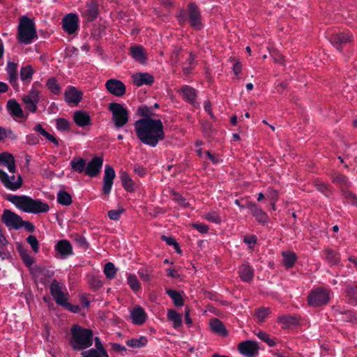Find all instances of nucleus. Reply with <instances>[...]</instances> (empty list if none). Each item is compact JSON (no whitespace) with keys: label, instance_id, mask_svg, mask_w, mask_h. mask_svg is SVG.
<instances>
[{"label":"nucleus","instance_id":"obj_1","mask_svg":"<svg viewBox=\"0 0 357 357\" xmlns=\"http://www.w3.org/2000/svg\"><path fill=\"white\" fill-rule=\"evenodd\" d=\"M134 126L137 138L150 147H155L165 138L163 123L159 119L144 117L136 121Z\"/></svg>","mask_w":357,"mask_h":357},{"label":"nucleus","instance_id":"obj_2","mask_svg":"<svg viewBox=\"0 0 357 357\" xmlns=\"http://www.w3.org/2000/svg\"><path fill=\"white\" fill-rule=\"evenodd\" d=\"M8 199L17 208L25 213L37 214L46 213L50 210V206L47 203L40 199H33L28 196L10 195Z\"/></svg>","mask_w":357,"mask_h":357},{"label":"nucleus","instance_id":"obj_3","mask_svg":"<svg viewBox=\"0 0 357 357\" xmlns=\"http://www.w3.org/2000/svg\"><path fill=\"white\" fill-rule=\"evenodd\" d=\"M72 337L70 344L75 350H82L93 344V333L90 329L83 328L79 325H73L70 329Z\"/></svg>","mask_w":357,"mask_h":357},{"label":"nucleus","instance_id":"obj_4","mask_svg":"<svg viewBox=\"0 0 357 357\" xmlns=\"http://www.w3.org/2000/svg\"><path fill=\"white\" fill-rule=\"evenodd\" d=\"M38 38L34 22L23 16L18 25L17 40L20 43L29 45Z\"/></svg>","mask_w":357,"mask_h":357},{"label":"nucleus","instance_id":"obj_5","mask_svg":"<svg viewBox=\"0 0 357 357\" xmlns=\"http://www.w3.org/2000/svg\"><path fill=\"white\" fill-rule=\"evenodd\" d=\"M42 87L43 84L40 82H34L28 93L22 98L25 108L31 113H35L37 111V106L40 100Z\"/></svg>","mask_w":357,"mask_h":357},{"label":"nucleus","instance_id":"obj_6","mask_svg":"<svg viewBox=\"0 0 357 357\" xmlns=\"http://www.w3.org/2000/svg\"><path fill=\"white\" fill-rule=\"evenodd\" d=\"M109 110L112 112V120L115 128H120L127 124L129 112L123 105L112 102L109 105Z\"/></svg>","mask_w":357,"mask_h":357},{"label":"nucleus","instance_id":"obj_7","mask_svg":"<svg viewBox=\"0 0 357 357\" xmlns=\"http://www.w3.org/2000/svg\"><path fill=\"white\" fill-rule=\"evenodd\" d=\"M329 300L330 291L322 287L312 289L307 296L308 305L314 307L325 305Z\"/></svg>","mask_w":357,"mask_h":357},{"label":"nucleus","instance_id":"obj_8","mask_svg":"<svg viewBox=\"0 0 357 357\" xmlns=\"http://www.w3.org/2000/svg\"><path fill=\"white\" fill-rule=\"evenodd\" d=\"M326 36L333 46L340 50L342 45L350 43L353 36L349 32L340 31L339 30H328Z\"/></svg>","mask_w":357,"mask_h":357},{"label":"nucleus","instance_id":"obj_9","mask_svg":"<svg viewBox=\"0 0 357 357\" xmlns=\"http://www.w3.org/2000/svg\"><path fill=\"white\" fill-rule=\"evenodd\" d=\"M1 220L9 229L17 230L22 227V218L10 210L5 209L3 211Z\"/></svg>","mask_w":357,"mask_h":357},{"label":"nucleus","instance_id":"obj_10","mask_svg":"<svg viewBox=\"0 0 357 357\" xmlns=\"http://www.w3.org/2000/svg\"><path fill=\"white\" fill-rule=\"evenodd\" d=\"M0 181L5 188L13 191L18 190L22 185V178L20 175L9 176L2 169H0Z\"/></svg>","mask_w":357,"mask_h":357},{"label":"nucleus","instance_id":"obj_11","mask_svg":"<svg viewBox=\"0 0 357 357\" xmlns=\"http://www.w3.org/2000/svg\"><path fill=\"white\" fill-rule=\"evenodd\" d=\"M188 17L190 26L196 29H202L203 25L200 11L195 3H190L188 5Z\"/></svg>","mask_w":357,"mask_h":357},{"label":"nucleus","instance_id":"obj_12","mask_svg":"<svg viewBox=\"0 0 357 357\" xmlns=\"http://www.w3.org/2000/svg\"><path fill=\"white\" fill-rule=\"evenodd\" d=\"M63 29L68 34L75 33L79 29V18L75 13H69L62 20Z\"/></svg>","mask_w":357,"mask_h":357},{"label":"nucleus","instance_id":"obj_13","mask_svg":"<svg viewBox=\"0 0 357 357\" xmlns=\"http://www.w3.org/2000/svg\"><path fill=\"white\" fill-rule=\"evenodd\" d=\"M50 289L51 294L56 304L60 305L63 304L65 300L68 299V292H65L63 290V287L61 285L57 280H54L52 281Z\"/></svg>","mask_w":357,"mask_h":357},{"label":"nucleus","instance_id":"obj_14","mask_svg":"<svg viewBox=\"0 0 357 357\" xmlns=\"http://www.w3.org/2000/svg\"><path fill=\"white\" fill-rule=\"evenodd\" d=\"M106 89L112 95L121 97L126 93V86L120 80L116 79H110L105 83Z\"/></svg>","mask_w":357,"mask_h":357},{"label":"nucleus","instance_id":"obj_15","mask_svg":"<svg viewBox=\"0 0 357 357\" xmlns=\"http://www.w3.org/2000/svg\"><path fill=\"white\" fill-rule=\"evenodd\" d=\"M115 176L116 174L114 168L109 165H105L102 185V192L104 194L109 195L110 193Z\"/></svg>","mask_w":357,"mask_h":357},{"label":"nucleus","instance_id":"obj_16","mask_svg":"<svg viewBox=\"0 0 357 357\" xmlns=\"http://www.w3.org/2000/svg\"><path fill=\"white\" fill-rule=\"evenodd\" d=\"M239 352L246 357H254L258 354V344L253 341L246 340L238 344Z\"/></svg>","mask_w":357,"mask_h":357},{"label":"nucleus","instance_id":"obj_17","mask_svg":"<svg viewBox=\"0 0 357 357\" xmlns=\"http://www.w3.org/2000/svg\"><path fill=\"white\" fill-rule=\"evenodd\" d=\"M83 96L82 91L75 86H68L64 93V98L69 105H77Z\"/></svg>","mask_w":357,"mask_h":357},{"label":"nucleus","instance_id":"obj_18","mask_svg":"<svg viewBox=\"0 0 357 357\" xmlns=\"http://www.w3.org/2000/svg\"><path fill=\"white\" fill-rule=\"evenodd\" d=\"M102 164V158L99 156L93 158L86 166L85 174L90 177H96L100 173Z\"/></svg>","mask_w":357,"mask_h":357},{"label":"nucleus","instance_id":"obj_19","mask_svg":"<svg viewBox=\"0 0 357 357\" xmlns=\"http://www.w3.org/2000/svg\"><path fill=\"white\" fill-rule=\"evenodd\" d=\"M7 109L9 114L14 119H20L26 120L28 114H26L23 111L21 105L15 99H10L7 102Z\"/></svg>","mask_w":357,"mask_h":357},{"label":"nucleus","instance_id":"obj_20","mask_svg":"<svg viewBox=\"0 0 357 357\" xmlns=\"http://www.w3.org/2000/svg\"><path fill=\"white\" fill-rule=\"evenodd\" d=\"M130 316L132 324L138 326L144 324L147 319V314L139 305L135 306L130 310Z\"/></svg>","mask_w":357,"mask_h":357},{"label":"nucleus","instance_id":"obj_21","mask_svg":"<svg viewBox=\"0 0 357 357\" xmlns=\"http://www.w3.org/2000/svg\"><path fill=\"white\" fill-rule=\"evenodd\" d=\"M246 206L250 209L252 215L255 218L256 220L261 223H266L268 220V216L262 208L252 202H247Z\"/></svg>","mask_w":357,"mask_h":357},{"label":"nucleus","instance_id":"obj_22","mask_svg":"<svg viewBox=\"0 0 357 357\" xmlns=\"http://www.w3.org/2000/svg\"><path fill=\"white\" fill-rule=\"evenodd\" d=\"M6 72L8 77L10 84L12 85L15 90H18V73H17V64L15 62L8 61L6 66Z\"/></svg>","mask_w":357,"mask_h":357},{"label":"nucleus","instance_id":"obj_23","mask_svg":"<svg viewBox=\"0 0 357 357\" xmlns=\"http://www.w3.org/2000/svg\"><path fill=\"white\" fill-rule=\"evenodd\" d=\"M73 120L77 126L84 128L92 124L89 114L84 110L75 111L73 114Z\"/></svg>","mask_w":357,"mask_h":357},{"label":"nucleus","instance_id":"obj_24","mask_svg":"<svg viewBox=\"0 0 357 357\" xmlns=\"http://www.w3.org/2000/svg\"><path fill=\"white\" fill-rule=\"evenodd\" d=\"M132 79L135 86H141L153 84L154 77L148 73H138L132 75Z\"/></svg>","mask_w":357,"mask_h":357},{"label":"nucleus","instance_id":"obj_25","mask_svg":"<svg viewBox=\"0 0 357 357\" xmlns=\"http://www.w3.org/2000/svg\"><path fill=\"white\" fill-rule=\"evenodd\" d=\"M55 250L58 252L62 258H66L73 254V247L67 240H60L55 245Z\"/></svg>","mask_w":357,"mask_h":357},{"label":"nucleus","instance_id":"obj_26","mask_svg":"<svg viewBox=\"0 0 357 357\" xmlns=\"http://www.w3.org/2000/svg\"><path fill=\"white\" fill-rule=\"evenodd\" d=\"M0 164L6 167L10 173H15L16 170L15 161L11 153L8 152L0 153Z\"/></svg>","mask_w":357,"mask_h":357},{"label":"nucleus","instance_id":"obj_27","mask_svg":"<svg viewBox=\"0 0 357 357\" xmlns=\"http://www.w3.org/2000/svg\"><path fill=\"white\" fill-rule=\"evenodd\" d=\"M130 53L135 61L142 64L146 63L147 57L144 48L141 45L132 46L130 49Z\"/></svg>","mask_w":357,"mask_h":357},{"label":"nucleus","instance_id":"obj_28","mask_svg":"<svg viewBox=\"0 0 357 357\" xmlns=\"http://www.w3.org/2000/svg\"><path fill=\"white\" fill-rule=\"evenodd\" d=\"M35 70L31 65H25L20 68V79L25 85H28L32 80Z\"/></svg>","mask_w":357,"mask_h":357},{"label":"nucleus","instance_id":"obj_29","mask_svg":"<svg viewBox=\"0 0 357 357\" xmlns=\"http://www.w3.org/2000/svg\"><path fill=\"white\" fill-rule=\"evenodd\" d=\"M86 9L82 13L83 16L89 22L93 21L98 16V6L93 1H89L86 5Z\"/></svg>","mask_w":357,"mask_h":357},{"label":"nucleus","instance_id":"obj_30","mask_svg":"<svg viewBox=\"0 0 357 357\" xmlns=\"http://www.w3.org/2000/svg\"><path fill=\"white\" fill-rule=\"evenodd\" d=\"M238 274L241 280L243 282H250L254 276V271L250 266L243 264L238 268Z\"/></svg>","mask_w":357,"mask_h":357},{"label":"nucleus","instance_id":"obj_31","mask_svg":"<svg viewBox=\"0 0 357 357\" xmlns=\"http://www.w3.org/2000/svg\"><path fill=\"white\" fill-rule=\"evenodd\" d=\"M282 264L287 268H290L294 266L297 259L295 252L292 251H284L282 252Z\"/></svg>","mask_w":357,"mask_h":357},{"label":"nucleus","instance_id":"obj_32","mask_svg":"<svg viewBox=\"0 0 357 357\" xmlns=\"http://www.w3.org/2000/svg\"><path fill=\"white\" fill-rule=\"evenodd\" d=\"M278 322L282 328H290L298 324L297 319L295 317L289 314L278 317Z\"/></svg>","mask_w":357,"mask_h":357},{"label":"nucleus","instance_id":"obj_33","mask_svg":"<svg viewBox=\"0 0 357 357\" xmlns=\"http://www.w3.org/2000/svg\"><path fill=\"white\" fill-rule=\"evenodd\" d=\"M70 167L73 172H76L78 173H82L84 171L85 172L86 168V160L80 157H75L73 158L70 162Z\"/></svg>","mask_w":357,"mask_h":357},{"label":"nucleus","instance_id":"obj_34","mask_svg":"<svg viewBox=\"0 0 357 357\" xmlns=\"http://www.w3.org/2000/svg\"><path fill=\"white\" fill-rule=\"evenodd\" d=\"M167 319L172 322L174 328H178L182 324V315L174 310L167 311Z\"/></svg>","mask_w":357,"mask_h":357},{"label":"nucleus","instance_id":"obj_35","mask_svg":"<svg viewBox=\"0 0 357 357\" xmlns=\"http://www.w3.org/2000/svg\"><path fill=\"white\" fill-rule=\"evenodd\" d=\"M210 327L213 332L220 334L222 335H227V330L222 324L218 319L214 318L210 321Z\"/></svg>","mask_w":357,"mask_h":357},{"label":"nucleus","instance_id":"obj_36","mask_svg":"<svg viewBox=\"0 0 357 357\" xmlns=\"http://www.w3.org/2000/svg\"><path fill=\"white\" fill-rule=\"evenodd\" d=\"M57 202L63 206H69L72 204L71 195L65 190H60L56 195Z\"/></svg>","mask_w":357,"mask_h":357},{"label":"nucleus","instance_id":"obj_37","mask_svg":"<svg viewBox=\"0 0 357 357\" xmlns=\"http://www.w3.org/2000/svg\"><path fill=\"white\" fill-rule=\"evenodd\" d=\"M122 185L123 188L128 192H133L135 190V183L128 173L123 172L120 176Z\"/></svg>","mask_w":357,"mask_h":357},{"label":"nucleus","instance_id":"obj_38","mask_svg":"<svg viewBox=\"0 0 357 357\" xmlns=\"http://www.w3.org/2000/svg\"><path fill=\"white\" fill-rule=\"evenodd\" d=\"M181 92L183 93V97L190 104L194 105L195 103L196 93H195V90L193 88L185 85L181 88Z\"/></svg>","mask_w":357,"mask_h":357},{"label":"nucleus","instance_id":"obj_39","mask_svg":"<svg viewBox=\"0 0 357 357\" xmlns=\"http://www.w3.org/2000/svg\"><path fill=\"white\" fill-rule=\"evenodd\" d=\"M148 343V340L145 336H141L139 338H132L126 341V344L132 348H140L144 347Z\"/></svg>","mask_w":357,"mask_h":357},{"label":"nucleus","instance_id":"obj_40","mask_svg":"<svg viewBox=\"0 0 357 357\" xmlns=\"http://www.w3.org/2000/svg\"><path fill=\"white\" fill-rule=\"evenodd\" d=\"M166 294L172 299L176 306L181 307L183 305V298L178 291L172 289H167Z\"/></svg>","mask_w":357,"mask_h":357},{"label":"nucleus","instance_id":"obj_41","mask_svg":"<svg viewBox=\"0 0 357 357\" xmlns=\"http://www.w3.org/2000/svg\"><path fill=\"white\" fill-rule=\"evenodd\" d=\"M8 241L2 233L0 231V257L5 259L8 257L9 252L7 249Z\"/></svg>","mask_w":357,"mask_h":357},{"label":"nucleus","instance_id":"obj_42","mask_svg":"<svg viewBox=\"0 0 357 357\" xmlns=\"http://www.w3.org/2000/svg\"><path fill=\"white\" fill-rule=\"evenodd\" d=\"M202 218L207 221H209L217 225L220 224L222 221L219 213L215 211H212L204 213L202 215Z\"/></svg>","mask_w":357,"mask_h":357},{"label":"nucleus","instance_id":"obj_43","mask_svg":"<svg viewBox=\"0 0 357 357\" xmlns=\"http://www.w3.org/2000/svg\"><path fill=\"white\" fill-rule=\"evenodd\" d=\"M103 272L107 279L112 280L116 277L117 268L113 263L107 262L104 266Z\"/></svg>","mask_w":357,"mask_h":357},{"label":"nucleus","instance_id":"obj_44","mask_svg":"<svg viewBox=\"0 0 357 357\" xmlns=\"http://www.w3.org/2000/svg\"><path fill=\"white\" fill-rule=\"evenodd\" d=\"M83 357H109L106 350H97L94 348L82 352Z\"/></svg>","mask_w":357,"mask_h":357},{"label":"nucleus","instance_id":"obj_45","mask_svg":"<svg viewBox=\"0 0 357 357\" xmlns=\"http://www.w3.org/2000/svg\"><path fill=\"white\" fill-rule=\"evenodd\" d=\"M47 89L54 94L58 95L61 93V86L56 78L50 77L46 82Z\"/></svg>","mask_w":357,"mask_h":357},{"label":"nucleus","instance_id":"obj_46","mask_svg":"<svg viewBox=\"0 0 357 357\" xmlns=\"http://www.w3.org/2000/svg\"><path fill=\"white\" fill-rule=\"evenodd\" d=\"M127 282L131 289L137 292L140 289V283L136 275L132 274H127Z\"/></svg>","mask_w":357,"mask_h":357},{"label":"nucleus","instance_id":"obj_47","mask_svg":"<svg viewBox=\"0 0 357 357\" xmlns=\"http://www.w3.org/2000/svg\"><path fill=\"white\" fill-rule=\"evenodd\" d=\"M255 335L263 342L266 343L269 347H274L276 343L271 339L268 333L262 331L255 333Z\"/></svg>","mask_w":357,"mask_h":357},{"label":"nucleus","instance_id":"obj_48","mask_svg":"<svg viewBox=\"0 0 357 357\" xmlns=\"http://www.w3.org/2000/svg\"><path fill=\"white\" fill-rule=\"evenodd\" d=\"M56 128L59 131L65 132L70 130V122L63 118L56 119Z\"/></svg>","mask_w":357,"mask_h":357},{"label":"nucleus","instance_id":"obj_49","mask_svg":"<svg viewBox=\"0 0 357 357\" xmlns=\"http://www.w3.org/2000/svg\"><path fill=\"white\" fill-rule=\"evenodd\" d=\"M26 242L31 247L33 251L35 253H38L39 251V245L37 238L33 235H30L26 238Z\"/></svg>","mask_w":357,"mask_h":357},{"label":"nucleus","instance_id":"obj_50","mask_svg":"<svg viewBox=\"0 0 357 357\" xmlns=\"http://www.w3.org/2000/svg\"><path fill=\"white\" fill-rule=\"evenodd\" d=\"M270 313V310L268 307H261L257 310L256 317L259 321H263L268 317Z\"/></svg>","mask_w":357,"mask_h":357},{"label":"nucleus","instance_id":"obj_51","mask_svg":"<svg viewBox=\"0 0 357 357\" xmlns=\"http://www.w3.org/2000/svg\"><path fill=\"white\" fill-rule=\"evenodd\" d=\"M68 299L65 300L63 302V304H61L60 305L67 309L68 311L73 312V313H77L80 311V307L77 305H73L70 303L68 301Z\"/></svg>","mask_w":357,"mask_h":357},{"label":"nucleus","instance_id":"obj_52","mask_svg":"<svg viewBox=\"0 0 357 357\" xmlns=\"http://www.w3.org/2000/svg\"><path fill=\"white\" fill-rule=\"evenodd\" d=\"M162 239L165 241L167 245L174 246L176 252H180L179 245L174 238L171 236H162Z\"/></svg>","mask_w":357,"mask_h":357},{"label":"nucleus","instance_id":"obj_53","mask_svg":"<svg viewBox=\"0 0 357 357\" xmlns=\"http://www.w3.org/2000/svg\"><path fill=\"white\" fill-rule=\"evenodd\" d=\"M123 209L110 210L108 211V217L112 220H118L121 215L123 213Z\"/></svg>","mask_w":357,"mask_h":357},{"label":"nucleus","instance_id":"obj_54","mask_svg":"<svg viewBox=\"0 0 357 357\" xmlns=\"http://www.w3.org/2000/svg\"><path fill=\"white\" fill-rule=\"evenodd\" d=\"M138 275L140 277V278L146 282L149 281L151 278L150 272L149 270L144 268H141L138 270Z\"/></svg>","mask_w":357,"mask_h":357},{"label":"nucleus","instance_id":"obj_55","mask_svg":"<svg viewBox=\"0 0 357 357\" xmlns=\"http://www.w3.org/2000/svg\"><path fill=\"white\" fill-rule=\"evenodd\" d=\"M266 196L270 199L271 202H277L278 199V192L273 188H269L267 189Z\"/></svg>","mask_w":357,"mask_h":357},{"label":"nucleus","instance_id":"obj_56","mask_svg":"<svg viewBox=\"0 0 357 357\" xmlns=\"http://www.w3.org/2000/svg\"><path fill=\"white\" fill-rule=\"evenodd\" d=\"M192 227L202 234H206L208 231V226L204 223H193Z\"/></svg>","mask_w":357,"mask_h":357},{"label":"nucleus","instance_id":"obj_57","mask_svg":"<svg viewBox=\"0 0 357 357\" xmlns=\"http://www.w3.org/2000/svg\"><path fill=\"white\" fill-rule=\"evenodd\" d=\"M243 241L247 243L250 248H253L257 241V238L255 235H250L245 236Z\"/></svg>","mask_w":357,"mask_h":357},{"label":"nucleus","instance_id":"obj_58","mask_svg":"<svg viewBox=\"0 0 357 357\" xmlns=\"http://www.w3.org/2000/svg\"><path fill=\"white\" fill-rule=\"evenodd\" d=\"M333 182L340 185H344L347 186L348 181L347 178L344 175L337 174L333 177Z\"/></svg>","mask_w":357,"mask_h":357},{"label":"nucleus","instance_id":"obj_59","mask_svg":"<svg viewBox=\"0 0 357 357\" xmlns=\"http://www.w3.org/2000/svg\"><path fill=\"white\" fill-rule=\"evenodd\" d=\"M42 136L44 137L49 142H50L53 143L54 144H55L56 146H59V140L56 138H55L52 135H51L50 133L47 132L46 130L42 135Z\"/></svg>","mask_w":357,"mask_h":357},{"label":"nucleus","instance_id":"obj_60","mask_svg":"<svg viewBox=\"0 0 357 357\" xmlns=\"http://www.w3.org/2000/svg\"><path fill=\"white\" fill-rule=\"evenodd\" d=\"M138 112L142 116L149 117V115L151 114V110L147 106L142 105L138 108Z\"/></svg>","mask_w":357,"mask_h":357},{"label":"nucleus","instance_id":"obj_61","mask_svg":"<svg viewBox=\"0 0 357 357\" xmlns=\"http://www.w3.org/2000/svg\"><path fill=\"white\" fill-rule=\"evenodd\" d=\"M22 259L24 264L28 267L31 266L34 262L33 257L30 255L22 257Z\"/></svg>","mask_w":357,"mask_h":357},{"label":"nucleus","instance_id":"obj_62","mask_svg":"<svg viewBox=\"0 0 357 357\" xmlns=\"http://www.w3.org/2000/svg\"><path fill=\"white\" fill-rule=\"evenodd\" d=\"M26 143L30 145H35L38 143V139L33 135H28L26 137Z\"/></svg>","mask_w":357,"mask_h":357},{"label":"nucleus","instance_id":"obj_63","mask_svg":"<svg viewBox=\"0 0 357 357\" xmlns=\"http://www.w3.org/2000/svg\"><path fill=\"white\" fill-rule=\"evenodd\" d=\"M22 227H24V229L29 232H33L35 229L34 225L30 222L24 221L22 220Z\"/></svg>","mask_w":357,"mask_h":357},{"label":"nucleus","instance_id":"obj_64","mask_svg":"<svg viewBox=\"0 0 357 357\" xmlns=\"http://www.w3.org/2000/svg\"><path fill=\"white\" fill-rule=\"evenodd\" d=\"M17 251L20 254V257H23L24 256H26V255H29V253L27 250L26 248H25L24 246H22V245H17Z\"/></svg>","mask_w":357,"mask_h":357}]
</instances>
